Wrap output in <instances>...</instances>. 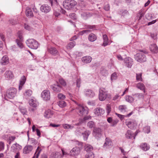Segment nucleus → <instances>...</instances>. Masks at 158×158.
I'll return each instance as SVG.
<instances>
[{
    "instance_id": "7ed1b4c3",
    "label": "nucleus",
    "mask_w": 158,
    "mask_h": 158,
    "mask_svg": "<svg viewBox=\"0 0 158 158\" xmlns=\"http://www.w3.org/2000/svg\"><path fill=\"white\" fill-rule=\"evenodd\" d=\"M26 43L29 48L34 49H37L39 45L38 42L33 39L27 40L26 41Z\"/></svg>"
},
{
    "instance_id": "4c0bfd02",
    "label": "nucleus",
    "mask_w": 158,
    "mask_h": 158,
    "mask_svg": "<svg viewBox=\"0 0 158 158\" xmlns=\"http://www.w3.org/2000/svg\"><path fill=\"white\" fill-rule=\"evenodd\" d=\"M118 109L121 112H124L126 111L127 108L126 106L122 105L119 106Z\"/></svg>"
},
{
    "instance_id": "a19ab883",
    "label": "nucleus",
    "mask_w": 158,
    "mask_h": 158,
    "mask_svg": "<svg viewBox=\"0 0 158 158\" xmlns=\"http://www.w3.org/2000/svg\"><path fill=\"white\" fill-rule=\"evenodd\" d=\"M90 134V132H89V131H85L84 132L82 133V134L83 136L84 139L85 140H87L89 135Z\"/></svg>"
},
{
    "instance_id": "a18cd8bd",
    "label": "nucleus",
    "mask_w": 158,
    "mask_h": 158,
    "mask_svg": "<svg viewBox=\"0 0 158 158\" xmlns=\"http://www.w3.org/2000/svg\"><path fill=\"white\" fill-rule=\"evenodd\" d=\"M136 79L137 81H142L141 73L136 74Z\"/></svg>"
},
{
    "instance_id": "09e8293b",
    "label": "nucleus",
    "mask_w": 158,
    "mask_h": 158,
    "mask_svg": "<svg viewBox=\"0 0 158 158\" xmlns=\"http://www.w3.org/2000/svg\"><path fill=\"white\" fill-rule=\"evenodd\" d=\"M58 105L61 107H63L66 106V103L64 101H59L58 103Z\"/></svg>"
},
{
    "instance_id": "39448f33",
    "label": "nucleus",
    "mask_w": 158,
    "mask_h": 158,
    "mask_svg": "<svg viewBox=\"0 0 158 158\" xmlns=\"http://www.w3.org/2000/svg\"><path fill=\"white\" fill-rule=\"evenodd\" d=\"M77 2L74 0L68 1L66 0L63 2V5L65 9L67 10H70L76 4Z\"/></svg>"
},
{
    "instance_id": "6e6d98bb",
    "label": "nucleus",
    "mask_w": 158,
    "mask_h": 158,
    "mask_svg": "<svg viewBox=\"0 0 158 158\" xmlns=\"http://www.w3.org/2000/svg\"><path fill=\"white\" fill-rule=\"evenodd\" d=\"M118 121L116 120H113L111 122V123H110L111 126L113 127L116 125L118 123Z\"/></svg>"
},
{
    "instance_id": "473e14b6",
    "label": "nucleus",
    "mask_w": 158,
    "mask_h": 158,
    "mask_svg": "<svg viewBox=\"0 0 158 158\" xmlns=\"http://www.w3.org/2000/svg\"><path fill=\"white\" fill-rule=\"evenodd\" d=\"M41 150V148L40 147H38L36 150L34 156L32 158H38Z\"/></svg>"
},
{
    "instance_id": "79ce46f5",
    "label": "nucleus",
    "mask_w": 158,
    "mask_h": 158,
    "mask_svg": "<svg viewBox=\"0 0 158 158\" xmlns=\"http://www.w3.org/2000/svg\"><path fill=\"white\" fill-rule=\"evenodd\" d=\"M11 148H13V150H15V149H21L22 148V147L19 144L16 143L13 144L12 146L11 147Z\"/></svg>"
},
{
    "instance_id": "c03bdc74",
    "label": "nucleus",
    "mask_w": 158,
    "mask_h": 158,
    "mask_svg": "<svg viewBox=\"0 0 158 158\" xmlns=\"http://www.w3.org/2000/svg\"><path fill=\"white\" fill-rule=\"evenodd\" d=\"M85 157V158H94V155L92 152H88Z\"/></svg>"
},
{
    "instance_id": "ddd939ff",
    "label": "nucleus",
    "mask_w": 158,
    "mask_h": 158,
    "mask_svg": "<svg viewBox=\"0 0 158 158\" xmlns=\"http://www.w3.org/2000/svg\"><path fill=\"white\" fill-rule=\"evenodd\" d=\"M51 10V7L47 4L43 5L40 7V10L45 13L49 12Z\"/></svg>"
},
{
    "instance_id": "c9c22d12",
    "label": "nucleus",
    "mask_w": 158,
    "mask_h": 158,
    "mask_svg": "<svg viewBox=\"0 0 158 158\" xmlns=\"http://www.w3.org/2000/svg\"><path fill=\"white\" fill-rule=\"evenodd\" d=\"M125 99L127 102H132L134 101L135 98L133 96L132 97L130 96H127L126 97Z\"/></svg>"
},
{
    "instance_id": "4d7b16f0",
    "label": "nucleus",
    "mask_w": 158,
    "mask_h": 158,
    "mask_svg": "<svg viewBox=\"0 0 158 158\" xmlns=\"http://www.w3.org/2000/svg\"><path fill=\"white\" fill-rule=\"evenodd\" d=\"M115 114L119 118H120V119L121 120L123 119L125 116L124 115H122L117 113H116Z\"/></svg>"
},
{
    "instance_id": "6ab92c4d",
    "label": "nucleus",
    "mask_w": 158,
    "mask_h": 158,
    "mask_svg": "<svg viewBox=\"0 0 158 158\" xmlns=\"http://www.w3.org/2000/svg\"><path fill=\"white\" fill-rule=\"evenodd\" d=\"M33 147L30 145H26L23 148V152L24 154H27L33 150Z\"/></svg>"
},
{
    "instance_id": "bb28decb",
    "label": "nucleus",
    "mask_w": 158,
    "mask_h": 158,
    "mask_svg": "<svg viewBox=\"0 0 158 158\" xmlns=\"http://www.w3.org/2000/svg\"><path fill=\"white\" fill-rule=\"evenodd\" d=\"M88 39L89 41L93 42L95 41L97 39V37L94 34L91 33L88 36Z\"/></svg>"
},
{
    "instance_id": "f03ea898",
    "label": "nucleus",
    "mask_w": 158,
    "mask_h": 158,
    "mask_svg": "<svg viewBox=\"0 0 158 158\" xmlns=\"http://www.w3.org/2000/svg\"><path fill=\"white\" fill-rule=\"evenodd\" d=\"M140 52L136 54L135 56V60L138 62H143L146 61V58L144 54H147L148 52L145 50H140Z\"/></svg>"
},
{
    "instance_id": "58836bf2",
    "label": "nucleus",
    "mask_w": 158,
    "mask_h": 158,
    "mask_svg": "<svg viewBox=\"0 0 158 158\" xmlns=\"http://www.w3.org/2000/svg\"><path fill=\"white\" fill-rule=\"evenodd\" d=\"M76 43L74 41L70 42L67 46L66 48L68 49H71L75 45Z\"/></svg>"
},
{
    "instance_id": "338daca9",
    "label": "nucleus",
    "mask_w": 158,
    "mask_h": 158,
    "mask_svg": "<svg viewBox=\"0 0 158 158\" xmlns=\"http://www.w3.org/2000/svg\"><path fill=\"white\" fill-rule=\"evenodd\" d=\"M24 28L25 29L28 30H29L31 29L30 27L27 24H24Z\"/></svg>"
},
{
    "instance_id": "680f3d73",
    "label": "nucleus",
    "mask_w": 158,
    "mask_h": 158,
    "mask_svg": "<svg viewBox=\"0 0 158 158\" xmlns=\"http://www.w3.org/2000/svg\"><path fill=\"white\" fill-rule=\"evenodd\" d=\"M60 126V124H55L52 123H50L49 125V126H50L53 127H59Z\"/></svg>"
},
{
    "instance_id": "4be33fe9",
    "label": "nucleus",
    "mask_w": 158,
    "mask_h": 158,
    "mask_svg": "<svg viewBox=\"0 0 158 158\" xmlns=\"http://www.w3.org/2000/svg\"><path fill=\"white\" fill-rule=\"evenodd\" d=\"M136 86L138 89L143 91L144 93H146V88L145 85L143 83H138L136 84Z\"/></svg>"
},
{
    "instance_id": "2f4dec72",
    "label": "nucleus",
    "mask_w": 158,
    "mask_h": 158,
    "mask_svg": "<svg viewBox=\"0 0 158 158\" xmlns=\"http://www.w3.org/2000/svg\"><path fill=\"white\" fill-rule=\"evenodd\" d=\"M84 149L87 153L91 152L93 150V147L91 145L87 144L84 146Z\"/></svg>"
},
{
    "instance_id": "aec40b11",
    "label": "nucleus",
    "mask_w": 158,
    "mask_h": 158,
    "mask_svg": "<svg viewBox=\"0 0 158 158\" xmlns=\"http://www.w3.org/2000/svg\"><path fill=\"white\" fill-rule=\"evenodd\" d=\"M125 137L126 138L128 139H131L133 137L135 139V135L130 130H128L125 134Z\"/></svg>"
},
{
    "instance_id": "4468645a",
    "label": "nucleus",
    "mask_w": 158,
    "mask_h": 158,
    "mask_svg": "<svg viewBox=\"0 0 158 158\" xmlns=\"http://www.w3.org/2000/svg\"><path fill=\"white\" fill-rule=\"evenodd\" d=\"M124 62L126 66L128 68H131L133 64V60L130 57H127L124 59Z\"/></svg>"
},
{
    "instance_id": "a211bd4d",
    "label": "nucleus",
    "mask_w": 158,
    "mask_h": 158,
    "mask_svg": "<svg viewBox=\"0 0 158 158\" xmlns=\"http://www.w3.org/2000/svg\"><path fill=\"white\" fill-rule=\"evenodd\" d=\"M5 77L7 80H10L13 78L14 76L12 71L10 70L6 71L4 74Z\"/></svg>"
},
{
    "instance_id": "b1692460",
    "label": "nucleus",
    "mask_w": 158,
    "mask_h": 158,
    "mask_svg": "<svg viewBox=\"0 0 158 158\" xmlns=\"http://www.w3.org/2000/svg\"><path fill=\"white\" fill-rule=\"evenodd\" d=\"M140 148L144 151L148 150L150 148V146L147 143H144L140 144Z\"/></svg>"
},
{
    "instance_id": "603ef678",
    "label": "nucleus",
    "mask_w": 158,
    "mask_h": 158,
    "mask_svg": "<svg viewBox=\"0 0 158 158\" xmlns=\"http://www.w3.org/2000/svg\"><path fill=\"white\" fill-rule=\"evenodd\" d=\"M57 96L58 98L60 99L64 100L65 98V95L61 93L58 94Z\"/></svg>"
},
{
    "instance_id": "3c124183",
    "label": "nucleus",
    "mask_w": 158,
    "mask_h": 158,
    "mask_svg": "<svg viewBox=\"0 0 158 158\" xmlns=\"http://www.w3.org/2000/svg\"><path fill=\"white\" fill-rule=\"evenodd\" d=\"M94 122L91 121L87 123V126L90 128H92L94 127Z\"/></svg>"
},
{
    "instance_id": "f3484780",
    "label": "nucleus",
    "mask_w": 158,
    "mask_h": 158,
    "mask_svg": "<svg viewBox=\"0 0 158 158\" xmlns=\"http://www.w3.org/2000/svg\"><path fill=\"white\" fill-rule=\"evenodd\" d=\"M23 40V37L21 34H19L18 35V38L16 40V43L19 47L21 48L23 47V45L22 43Z\"/></svg>"
},
{
    "instance_id": "412c9836",
    "label": "nucleus",
    "mask_w": 158,
    "mask_h": 158,
    "mask_svg": "<svg viewBox=\"0 0 158 158\" xmlns=\"http://www.w3.org/2000/svg\"><path fill=\"white\" fill-rule=\"evenodd\" d=\"M0 63L2 65H6L9 63L8 57L6 56H4L1 60Z\"/></svg>"
},
{
    "instance_id": "393cba45",
    "label": "nucleus",
    "mask_w": 158,
    "mask_h": 158,
    "mask_svg": "<svg viewBox=\"0 0 158 158\" xmlns=\"http://www.w3.org/2000/svg\"><path fill=\"white\" fill-rule=\"evenodd\" d=\"M92 59L91 56H86L83 57L81 59V60L84 63H89L91 61Z\"/></svg>"
},
{
    "instance_id": "49530a36",
    "label": "nucleus",
    "mask_w": 158,
    "mask_h": 158,
    "mask_svg": "<svg viewBox=\"0 0 158 158\" xmlns=\"http://www.w3.org/2000/svg\"><path fill=\"white\" fill-rule=\"evenodd\" d=\"M19 109L23 115H24L26 114L27 110L25 108L21 106H20L19 107Z\"/></svg>"
},
{
    "instance_id": "69168bd1",
    "label": "nucleus",
    "mask_w": 158,
    "mask_h": 158,
    "mask_svg": "<svg viewBox=\"0 0 158 158\" xmlns=\"http://www.w3.org/2000/svg\"><path fill=\"white\" fill-rule=\"evenodd\" d=\"M49 2H50L51 5H52L53 3L57 4V0H49Z\"/></svg>"
},
{
    "instance_id": "c756f323",
    "label": "nucleus",
    "mask_w": 158,
    "mask_h": 158,
    "mask_svg": "<svg viewBox=\"0 0 158 158\" xmlns=\"http://www.w3.org/2000/svg\"><path fill=\"white\" fill-rule=\"evenodd\" d=\"M150 48V51L153 52L157 53L158 52V48L156 44L151 45Z\"/></svg>"
},
{
    "instance_id": "e433bc0d",
    "label": "nucleus",
    "mask_w": 158,
    "mask_h": 158,
    "mask_svg": "<svg viewBox=\"0 0 158 158\" xmlns=\"http://www.w3.org/2000/svg\"><path fill=\"white\" fill-rule=\"evenodd\" d=\"M111 141L110 140L107 138H106L103 147H104L107 148L110 145Z\"/></svg>"
},
{
    "instance_id": "8fccbe9b",
    "label": "nucleus",
    "mask_w": 158,
    "mask_h": 158,
    "mask_svg": "<svg viewBox=\"0 0 158 158\" xmlns=\"http://www.w3.org/2000/svg\"><path fill=\"white\" fill-rule=\"evenodd\" d=\"M59 82L63 86H66V83L63 79L61 78L59 79Z\"/></svg>"
},
{
    "instance_id": "72a5a7b5",
    "label": "nucleus",
    "mask_w": 158,
    "mask_h": 158,
    "mask_svg": "<svg viewBox=\"0 0 158 158\" xmlns=\"http://www.w3.org/2000/svg\"><path fill=\"white\" fill-rule=\"evenodd\" d=\"M32 94V91L30 89L27 90L24 93L25 98L27 99L30 97Z\"/></svg>"
},
{
    "instance_id": "cd10ccee",
    "label": "nucleus",
    "mask_w": 158,
    "mask_h": 158,
    "mask_svg": "<svg viewBox=\"0 0 158 158\" xmlns=\"http://www.w3.org/2000/svg\"><path fill=\"white\" fill-rule=\"evenodd\" d=\"M26 80V78L25 76H23L20 81L19 85V90H20L22 89L23 86Z\"/></svg>"
},
{
    "instance_id": "5fc2aeb1",
    "label": "nucleus",
    "mask_w": 158,
    "mask_h": 158,
    "mask_svg": "<svg viewBox=\"0 0 158 158\" xmlns=\"http://www.w3.org/2000/svg\"><path fill=\"white\" fill-rule=\"evenodd\" d=\"M90 32V31L89 30H85L81 31L80 32V34L81 35H82L85 33H88Z\"/></svg>"
},
{
    "instance_id": "20e7f679",
    "label": "nucleus",
    "mask_w": 158,
    "mask_h": 158,
    "mask_svg": "<svg viewBox=\"0 0 158 158\" xmlns=\"http://www.w3.org/2000/svg\"><path fill=\"white\" fill-rule=\"evenodd\" d=\"M17 92V89L15 88H11L8 89L6 93V98H13L16 95Z\"/></svg>"
},
{
    "instance_id": "c85d7f7f",
    "label": "nucleus",
    "mask_w": 158,
    "mask_h": 158,
    "mask_svg": "<svg viewBox=\"0 0 158 158\" xmlns=\"http://www.w3.org/2000/svg\"><path fill=\"white\" fill-rule=\"evenodd\" d=\"M103 44H102V46L104 47H105L109 44L108 39L107 35H103Z\"/></svg>"
},
{
    "instance_id": "0e129e2a",
    "label": "nucleus",
    "mask_w": 158,
    "mask_h": 158,
    "mask_svg": "<svg viewBox=\"0 0 158 158\" xmlns=\"http://www.w3.org/2000/svg\"><path fill=\"white\" fill-rule=\"evenodd\" d=\"M139 20H140L141 19V18L143 16L144 14L143 13H141V12H139L137 15V16H139Z\"/></svg>"
},
{
    "instance_id": "0eeeda50",
    "label": "nucleus",
    "mask_w": 158,
    "mask_h": 158,
    "mask_svg": "<svg viewBox=\"0 0 158 158\" xmlns=\"http://www.w3.org/2000/svg\"><path fill=\"white\" fill-rule=\"evenodd\" d=\"M81 149L78 147H75L70 151V155L71 156H78L80 153Z\"/></svg>"
},
{
    "instance_id": "de8ad7c7",
    "label": "nucleus",
    "mask_w": 158,
    "mask_h": 158,
    "mask_svg": "<svg viewBox=\"0 0 158 158\" xmlns=\"http://www.w3.org/2000/svg\"><path fill=\"white\" fill-rule=\"evenodd\" d=\"M106 110L107 114L108 115L111 111V106L110 104H107L106 107Z\"/></svg>"
},
{
    "instance_id": "f704fd0d",
    "label": "nucleus",
    "mask_w": 158,
    "mask_h": 158,
    "mask_svg": "<svg viewBox=\"0 0 158 158\" xmlns=\"http://www.w3.org/2000/svg\"><path fill=\"white\" fill-rule=\"evenodd\" d=\"M26 14L27 17H31L33 16V12L30 8H27L26 10Z\"/></svg>"
},
{
    "instance_id": "f8f14e48",
    "label": "nucleus",
    "mask_w": 158,
    "mask_h": 158,
    "mask_svg": "<svg viewBox=\"0 0 158 158\" xmlns=\"http://www.w3.org/2000/svg\"><path fill=\"white\" fill-rule=\"evenodd\" d=\"M84 94L87 97L93 98L95 95L94 92L92 90L89 89H86L84 90Z\"/></svg>"
},
{
    "instance_id": "1a4fd4ad",
    "label": "nucleus",
    "mask_w": 158,
    "mask_h": 158,
    "mask_svg": "<svg viewBox=\"0 0 158 158\" xmlns=\"http://www.w3.org/2000/svg\"><path fill=\"white\" fill-rule=\"evenodd\" d=\"M42 97L45 100H48L50 98V94L49 91L44 90L41 94Z\"/></svg>"
},
{
    "instance_id": "dca6fc26",
    "label": "nucleus",
    "mask_w": 158,
    "mask_h": 158,
    "mask_svg": "<svg viewBox=\"0 0 158 158\" xmlns=\"http://www.w3.org/2000/svg\"><path fill=\"white\" fill-rule=\"evenodd\" d=\"M126 123L128 128L132 129H135L137 126L136 123L134 121L126 122Z\"/></svg>"
},
{
    "instance_id": "2eb2a0df",
    "label": "nucleus",
    "mask_w": 158,
    "mask_h": 158,
    "mask_svg": "<svg viewBox=\"0 0 158 158\" xmlns=\"http://www.w3.org/2000/svg\"><path fill=\"white\" fill-rule=\"evenodd\" d=\"M94 111L95 114L98 116H101L105 113V110L101 107L96 108Z\"/></svg>"
},
{
    "instance_id": "6e6552de",
    "label": "nucleus",
    "mask_w": 158,
    "mask_h": 158,
    "mask_svg": "<svg viewBox=\"0 0 158 158\" xmlns=\"http://www.w3.org/2000/svg\"><path fill=\"white\" fill-rule=\"evenodd\" d=\"M102 130L98 128H96L94 129L93 131V134L96 138L98 139L102 135Z\"/></svg>"
},
{
    "instance_id": "37998d69",
    "label": "nucleus",
    "mask_w": 158,
    "mask_h": 158,
    "mask_svg": "<svg viewBox=\"0 0 158 158\" xmlns=\"http://www.w3.org/2000/svg\"><path fill=\"white\" fill-rule=\"evenodd\" d=\"M118 77L117 73L116 72H114L112 73L110 77V79L112 81L116 80Z\"/></svg>"
},
{
    "instance_id": "9d476101",
    "label": "nucleus",
    "mask_w": 158,
    "mask_h": 158,
    "mask_svg": "<svg viewBox=\"0 0 158 158\" xmlns=\"http://www.w3.org/2000/svg\"><path fill=\"white\" fill-rule=\"evenodd\" d=\"M51 87L53 91L56 93L60 92L62 89V87L58 83L51 85Z\"/></svg>"
},
{
    "instance_id": "ea45409f",
    "label": "nucleus",
    "mask_w": 158,
    "mask_h": 158,
    "mask_svg": "<svg viewBox=\"0 0 158 158\" xmlns=\"http://www.w3.org/2000/svg\"><path fill=\"white\" fill-rule=\"evenodd\" d=\"M133 96L134 97L135 99L136 98L137 99H139L140 98H143L144 95L142 93H137L133 95Z\"/></svg>"
},
{
    "instance_id": "864d4df0",
    "label": "nucleus",
    "mask_w": 158,
    "mask_h": 158,
    "mask_svg": "<svg viewBox=\"0 0 158 158\" xmlns=\"http://www.w3.org/2000/svg\"><path fill=\"white\" fill-rule=\"evenodd\" d=\"M143 130L145 133H148L150 131V127L149 126H146L144 128Z\"/></svg>"
},
{
    "instance_id": "9b49d317",
    "label": "nucleus",
    "mask_w": 158,
    "mask_h": 158,
    "mask_svg": "<svg viewBox=\"0 0 158 158\" xmlns=\"http://www.w3.org/2000/svg\"><path fill=\"white\" fill-rule=\"evenodd\" d=\"M48 51L49 53L53 56H56L59 54L58 51L56 48L53 47L48 48Z\"/></svg>"
},
{
    "instance_id": "5701e85b",
    "label": "nucleus",
    "mask_w": 158,
    "mask_h": 158,
    "mask_svg": "<svg viewBox=\"0 0 158 158\" xmlns=\"http://www.w3.org/2000/svg\"><path fill=\"white\" fill-rule=\"evenodd\" d=\"M62 157V155L60 153L58 152H55L52 153L50 158H60Z\"/></svg>"
},
{
    "instance_id": "e2e57ef3",
    "label": "nucleus",
    "mask_w": 158,
    "mask_h": 158,
    "mask_svg": "<svg viewBox=\"0 0 158 158\" xmlns=\"http://www.w3.org/2000/svg\"><path fill=\"white\" fill-rule=\"evenodd\" d=\"M104 9L106 11H108L110 9V6L108 4L104 6Z\"/></svg>"
},
{
    "instance_id": "a878e982",
    "label": "nucleus",
    "mask_w": 158,
    "mask_h": 158,
    "mask_svg": "<svg viewBox=\"0 0 158 158\" xmlns=\"http://www.w3.org/2000/svg\"><path fill=\"white\" fill-rule=\"evenodd\" d=\"M53 114V111L48 110L45 111L44 116L47 118L52 117Z\"/></svg>"
},
{
    "instance_id": "774afa93",
    "label": "nucleus",
    "mask_w": 158,
    "mask_h": 158,
    "mask_svg": "<svg viewBox=\"0 0 158 158\" xmlns=\"http://www.w3.org/2000/svg\"><path fill=\"white\" fill-rule=\"evenodd\" d=\"M4 148V144L3 143L0 142V149L1 150H3Z\"/></svg>"
},
{
    "instance_id": "13d9d810",
    "label": "nucleus",
    "mask_w": 158,
    "mask_h": 158,
    "mask_svg": "<svg viewBox=\"0 0 158 158\" xmlns=\"http://www.w3.org/2000/svg\"><path fill=\"white\" fill-rule=\"evenodd\" d=\"M81 80L80 79H78L76 80V85L77 87L79 88L80 86Z\"/></svg>"
},
{
    "instance_id": "f257e3e1",
    "label": "nucleus",
    "mask_w": 158,
    "mask_h": 158,
    "mask_svg": "<svg viewBox=\"0 0 158 158\" xmlns=\"http://www.w3.org/2000/svg\"><path fill=\"white\" fill-rule=\"evenodd\" d=\"M75 103L77 105L75 110L77 114L81 116H84L87 115L88 113V108L82 105L77 103L76 102Z\"/></svg>"
},
{
    "instance_id": "423d86ee",
    "label": "nucleus",
    "mask_w": 158,
    "mask_h": 158,
    "mask_svg": "<svg viewBox=\"0 0 158 158\" xmlns=\"http://www.w3.org/2000/svg\"><path fill=\"white\" fill-rule=\"evenodd\" d=\"M110 98V95L107 92L103 90H101L99 91V98L100 100L103 101L107 98Z\"/></svg>"
},
{
    "instance_id": "052dcab7",
    "label": "nucleus",
    "mask_w": 158,
    "mask_h": 158,
    "mask_svg": "<svg viewBox=\"0 0 158 158\" xmlns=\"http://www.w3.org/2000/svg\"><path fill=\"white\" fill-rule=\"evenodd\" d=\"M119 96L118 94H116L113 98L112 100L114 101H115L118 99L119 97Z\"/></svg>"
},
{
    "instance_id": "7c9ffc66",
    "label": "nucleus",
    "mask_w": 158,
    "mask_h": 158,
    "mask_svg": "<svg viewBox=\"0 0 158 158\" xmlns=\"http://www.w3.org/2000/svg\"><path fill=\"white\" fill-rule=\"evenodd\" d=\"M29 104L31 106L35 108L38 105L37 102L33 99H31L29 101Z\"/></svg>"
},
{
    "instance_id": "bf43d9fd",
    "label": "nucleus",
    "mask_w": 158,
    "mask_h": 158,
    "mask_svg": "<svg viewBox=\"0 0 158 158\" xmlns=\"http://www.w3.org/2000/svg\"><path fill=\"white\" fill-rule=\"evenodd\" d=\"M87 28L89 29L94 30L95 29V25H88Z\"/></svg>"
}]
</instances>
